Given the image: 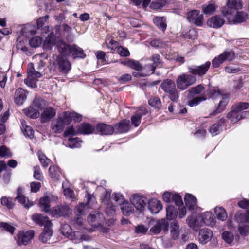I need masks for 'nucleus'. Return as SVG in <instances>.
Listing matches in <instances>:
<instances>
[{"instance_id":"nucleus-1","label":"nucleus","mask_w":249,"mask_h":249,"mask_svg":"<svg viewBox=\"0 0 249 249\" xmlns=\"http://www.w3.org/2000/svg\"><path fill=\"white\" fill-rule=\"evenodd\" d=\"M211 66V62L207 61L199 66H193L188 68L189 73H182L179 75L176 80L177 88L184 90L189 86L194 84L196 81V75L200 77L204 75Z\"/></svg>"},{"instance_id":"nucleus-2","label":"nucleus","mask_w":249,"mask_h":249,"mask_svg":"<svg viewBox=\"0 0 249 249\" xmlns=\"http://www.w3.org/2000/svg\"><path fill=\"white\" fill-rule=\"evenodd\" d=\"M160 87L165 93L168 94V97L173 102H177L179 98V93L176 88L175 82L169 79L164 80Z\"/></svg>"},{"instance_id":"nucleus-3","label":"nucleus","mask_w":249,"mask_h":249,"mask_svg":"<svg viewBox=\"0 0 249 249\" xmlns=\"http://www.w3.org/2000/svg\"><path fill=\"white\" fill-rule=\"evenodd\" d=\"M169 226L168 221L164 218L157 220L153 222V226L150 229V232L153 235L159 234L162 230L164 233H166L169 230Z\"/></svg>"},{"instance_id":"nucleus-4","label":"nucleus","mask_w":249,"mask_h":249,"mask_svg":"<svg viewBox=\"0 0 249 249\" xmlns=\"http://www.w3.org/2000/svg\"><path fill=\"white\" fill-rule=\"evenodd\" d=\"M70 123L71 120L64 112L54 122L52 123L51 129L56 133H60L63 130L65 126Z\"/></svg>"},{"instance_id":"nucleus-5","label":"nucleus","mask_w":249,"mask_h":249,"mask_svg":"<svg viewBox=\"0 0 249 249\" xmlns=\"http://www.w3.org/2000/svg\"><path fill=\"white\" fill-rule=\"evenodd\" d=\"M55 63L59 71L62 74H67L71 70V64L65 56L57 55Z\"/></svg>"},{"instance_id":"nucleus-6","label":"nucleus","mask_w":249,"mask_h":249,"mask_svg":"<svg viewBox=\"0 0 249 249\" xmlns=\"http://www.w3.org/2000/svg\"><path fill=\"white\" fill-rule=\"evenodd\" d=\"M35 232L29 230L26 232L20 231L16 236L15 240L18 245H26L34 237Z\"/></svg>"},{"instance_id":"nucleus-7","label":"nucleus","mask_w":249,"mask_h":249,"mask_svg":"<svg viewBox=\"0 0 249 249\" xmlns=\"http://www.w3.org/2000/svg\"><path fill=\"white\" fill-rule=\"evenodd\" d=\"M187 19L189 22L196 26H201L203 24V15L200 14L199 10H193L187 12Z\"/></svg>"},{"instance_id":"nucleus-8","label":"nucleus","mask_w":249,"mask_h":249,"mask_svg":"<svg viewBox=\"0 0 249 249\" xmlns=\"http://www.w3.org/2000/svg\"><path fill=\"white\" fill-rule=\"evenodd\" d=\"M130 201L136 209L141 212L142 211L145 205H146L148 200L143 196L138 194H134L131 196Z\"/></svg>"},{"instance_id":"nucleus-9","label":"nucleus","mask_w":249,"mask_h":249,"mask_svg":"<svg viewBox=\"0 0 249 249\" xmlns=\"http://www.w3.org/2000/svg\"><path fill=\"white\" fill-rule=\"evenodd\" d=\"M105 217L103 213L98 211H94L91 213L88 217V221L93 227H99L105 220Z\"/></svg>"},{"instance_id":"nucleus-10","label":"nucleus","mask_w":249,"mask_h":249,"mask_svg":"<svg viewBox=\"0 0 249 249\" xmlns=\"http://www.w3.org/2000/svg\"><path fill=\"white\" fill-rule=\"evenodd\" d=\"M71 213L70 207L66 205H58L54 207L51 211V215L56 218L68 216Z\"/></svg>"},{"instance_id":"nucleus-11","label":"nucleus","mask_w":249,"mask_h":249,"mask_svg":"<svg viewBox=\"0 0 249 249\" xmlns=\"http://www.w3.org/2000/svg\"><path fill=\"white\" fill-rule=\"evenodd\" d=\"M61 233L65 236L70 238L71 240L78 239L79 231H72L71 227L67 224L61 225L60 229Z\"/></svg>"},{"instance_id":"nucleus-12","label":"nucleus","mask_w":249,"mask_h":249,"mask_svg":"<svg viewBox=\"0 0 249 249\" xmlns=\"http://www.w3.org/2000/svg\"><path fill=\"white\" fill-rule=\"evenodd\" d=\"M213 236L212 230L208 228H203L199 231L198 240L202 244H205L211 240Z\"/></svg>"},{"instance_id":"nucleus-13","label":"nucleus","mask_w":249,"mask_h":249,"mask_svg":"<svg viewBox=\"0 0 249 249\" xmlns=\"http://www.w3.org/2000/svg\"><path fill=\"white\" fill-rule=\"evenodd\" d=\"M53 231L52 228V225H46L44 227L42 232L39 236L38 239L40 241L43 243H46L48 242L53 234Z\"/></svg>"},{"instance_id":"nucleus-14","label":"nucleus","mask_w":249,"mask_h":249,"mask_svg":"<svg viewBox=\"0 0 249 249\" xmlns=\"http://www.w3.org/2000/svg\"><path fill=\"white\" fill-rule=\"evenodd\" d=\"M43 110V111L40 115V120L41 123L49 122L55 116L56 110L52 107H45Z\"/></svg>"},{"instance_id":"nucleus-15","label":"nucleus","mask_w":249,"mask_h":249,"mask_svg":"<svg viewBox=\"0 0 249 249\" xmlns=\"http://www.w3.org/2000/svg\"><path fill=\"white\" fill-rule=\"evenodd\" d=\"M96 133L102 135H108L113 134L114 131L113 127L105 123H99L97 124Z\"/></svg>"},{"instance_id":"nucleus-16","label":"nucleus","mask_w":249,"mask_h":249,"mask_svg":"<svg viewBox=\"0 0 249 249\" xmlns=\"http://www.w3.org/2000/svg\"><path fill=\"white\" fill-rule=\"evenodd\" d=\"M56 48L58 51L60 53L61 56H70L71 53V46L68 44L63 40H59L56 43Z\"/></svg>"},{"instance_id":"nucleus-17","label":"nucleus","mask_w":249,"mask_h":249,"mask_svg":"<svg viewBox=\"0 0 249 249\" xmlns=\"http://www.w3.org/2000/svg\"><path fill=\"white\" fill-rule=\"evenodd\" d=\"M32 220L36 224L40 226L46 225H52L51 221L49 219L47 216L42 214L35 213L32 215Z\"/></svg>"},{"instance_id":"nucleus-18","label":"nucleus","mask_w":249,"mask_h":249,"mask_svg":"<svg viewBox=\"0 0 249 249\" xmlns=\"http://www.w3.org/2000/svg\"><path fill=\"white\" fill-rule=\"evenodd\" d=\"M225 23V20L219 16L216 15L209 18L207 21L208 26L213 28H219Z\"/></svg>"},{"instance_id":"nucleus-19","label":"nucleus","mask_w":249,"mask_h":249,"mask_svg":"<svg viewBox=\"0 0 249 249\" xmlns=\"http://www.w3.org/2000/svg\"><path fill=\"white\" fill-rule=\"evenodd\" d=\"M222 97V100L218 103L216 109L210 114V115L214 116L225 110L226 106L229 102V96L226 94Z\"/></svg>"},{"instance_id":"nucleus-20","label":"nucleus","mask_w":249,"mask_h":249,"mask_svg":"<svg viewBox=\"0 0 249 249\" xmlns=\"http://www.w3.org/2000/svg\"><path fill=\"white\" fill-rule=\"evenodd\" d=\"M114 132L115 133H124L128 132L130 129L129 121L123 120L114 125Z\"/></svg>"},{"instance_id":"nucleus-21","label":"nucleus","mask_w":249,"mask_h":249,"mask_svg":"<svg viewBox=\"0 0 249 249\" xmlns=\"http://www.w3.org/2000/svg\"><path fill=\"white\" fill-rule=\"evenodd\" d=\"M27 98V93L21 88H18L15 91L14 101L17 105H21Z\"/></svg>"},{"instance_id":"nucleus-22","label":"nucleus","mask_w":249,"mask_h":249,"mask_svg":"<svg viewBox=\"0 0 249 249\" xmlns=\"http://www.w3.org/2000/svg\"><path fill=\"white\" fill-rule=\"evenodd\" d=\"M94 198L92 195L87 193V196L85 197L86 202L85 204L81 203L76 208L77 215H81L83 214L86 208H88L89 206V202Z\"/></svg>"},{"instance_id":"nucleus-23","label":"nucleus","mask_w":249,"mask_h":249,"mask_svg":"<svg viewBox=\"0 0 249 249\" xmlns=\"http://www.w3.org/2000/svg\"><path fill=\"white\" fill-rule=\"evenodd\" d=\"M148 208L152 213L156 214L162 209V206L160 201L152 199L148 201Z\"/></svg>"},{"instance_id":"nucleus-24","label":"nucleus","mask_w":249,"mask_h":249,"mask_svg":"<svg viewBox=\"0 0 249 249\" xmlns=\"http://www.w3.org/2000/svg\"><path fill=\"white\" fill-rule=\"evenodd\" d=\"M185 205L190 211H194L196 209L197 199L191 194H186L184 197Z\"/></svg>"},{"instance_id":"nucleus-25","label":"nucleus","mask_w":249,"mask_h":249,"mask_svg":"<svg viewBox=\"0 0 249 249\" xmlns=\"http://www.w3.org/2000/svg\"><path fill=\"white\" fill-rule=\"evenodd\" d=\"M15 199L26 208H29L32 206L29 200L26 199L23 195L22 189L20 187L18 188L17 190V196L15 197Z\"/></svg>"},{"instance_id":"nucleus-26","label":"nucleus","mask_w":249,"mask_h":249,"mask_svg":"<svg viewBox=\"0 0 249 249\" xmlns=\"http://www.w3.org/2000/svg\"><path fill=\"white\" fill-rule=\"evenodd\" d=\"M56 37L53 33H50L46 37L44 43L43 47L46 50H51L52 47L55 44Z\"/></svg>"},{"instance_id":"nucleus-27","label":"nucleus","mask_w":249,"mask_h":249,"mask_svg":"<svg viewBox=\"0 0 249 249\" xmlns=\"http://www.w3.org/2000/svg\"><path fill=\"white\" fill-rule=\"evenodd\" d=\"M71 55L73 58H79L83 59L86 55L84 53L83 50L76 45L71 46Z\"/></svg>"},{"instance_id":"nucleus-28","label":"nucleus","mask_w":249,"mask_h":249,"mask_svg":"<svg viewBox=\"0 0 249 249\" xmlns=\"http://www.w3.org/2000/svg\"><path fill=\"white\" fill-rule=\"evenodd\" d=\"M32 105L38 111L43 110L47 106V102L39 96H36L32 102Z\"/></svg>"},{"instance_id":"nucleus-29","label":"nucleus","mask_w":249,"mask_h":249,"mask_svg":"<svg viewBox=\"0 0 249 249\" xmlns=\"http://www.w3.org/2000/svg\"><path fill=\"white\" fill-rule=\"evenodd\" d=\"M95 130V128L89 124H82L78 129V132L83 134H90L92 133Z\"/></svg>"},{"instance_id":"nucleus-30","label":"nucleus","mask_w":249,"mask_h":249,"mask_svg":"<svg viewBox=\"0 0 249 249\" xmlns=\"http://www.w3.org/2000/svg\"><path fill=\"white\" fill-rule=\"evenodd\" d=\"M24 113L32 119L37 118L40 116L39 111L31 105L28 108L23 110Z\"/></svg>"},{"instance_id":"nucleus-31","label":"nucleus","mask_w":249,"mask_h":249,"mask_svg":"<svg viewBox=\"0 0 249 249\" xmlns=\"http://www.w3.org/2000/svg\"><path fill=\"white\" fill-rule=\"evenodd\" d=\"M154 23L160 30L164 32L166 29V19L164 17H155L153 19Z\"/></svg>"},{"instance_id":"nucleus-32","label":"nucleus","mask_w":249,"mask_h":249,"mask_svg":"<svg viewBox=\"0 0 249 249\" xmlns=\"http://www.w3.org/2000/svg\"><path fill=\"white\" fill-rule=\"evenodd\" d=\"M235 217L239 223H249V211L246 210L244 213L239 212L237 213Z\"/></svg>"},{"instance_id":"nucleus-33","label":"nucleus","mask_w":249,"mask_h":249,"mask_svg":"<svg viewBox=\"0 0 249 249\" xmlns=\"http://www.w3.org/2000/svg\"><path fill=\"white\" fill-rule=\"evenodd\" d=\"M245 112L242 113L241 114H239L238 112L233 110V108L231 107V111L227 114V118L231 120L233 123H236L241 119L244 118L243 114Z\"/></svg>"},{"instance_id":"nucleus-34","label":"nucleus","mask_w":249,"mask_h":249,"mask_svg":"<svg viewBox=\"0 0 249 249\" xmlns=\"http://www.w3.org/2000/svg\"><path fill=\"white\" fill-rule=\"evenodd\" d=\"M166 217L168 220H172L177 217L178 211L173 205H168L166 207Z\"/></svg>"},{"instance_id":"nucleus-35","label":"nucleus","mask_w":249,"mask_h":249,"mask_svg":"<svg viewBox=\"0 0 249 249\" xmlns=\"http://www.w3.org/2000/svg\"><path fill=\"white\" fill-rule=\"evenodd\" d=\"M150 60L153 62V64L150 65V68L152 73L155 71L156 68L162 63L160 56L158 54H154L150 58Z\"/></svg>"},{"instance_id":"nucleus-36","label":"nucleus","mask_w":249,"mask_h":249,"mask_svg":"<svg viewBox=\"0 0 249 249\" xmlns=\"http://www.w3.org/2000/svg\"><path fill=\"white\" fill-rule=\"evenodd\" d=\"M21 129L24 135L30 138H32L34 136V130L32 127L26 125V122L24 120L21 121Z\"/></svg>"},{"instance_id":"nucleus-37","label":"nucleus","mask_w":249,"mask_h":249,"mask_svg":"<svg viewBox=\"0 0 249 249\" xmlns=\"http://www.w3.org/2000/svg\"><path fill=\"white\" fill-rule=\"evenodd\" d=\"M214 211L218 219L221 221H224L227 219V214L225 210L223 207H216Z\"/></svg>"},{"instance_id":"nucleus-38","label":"nucleus","mask_w":249,"mask_h":249,"mask_svg":"<svg viewBox=\"0 0 249 249\" xmlns=\"http://www.w3.org/2000/svg\"><path fill=\"white\" fill-rule=\"evenodd\" d=\"M39 205L42 211L48 213L50 211V200L48 196L42 197L39 200Z\"/></svg>"},{"instance_id":"nucleus-39","label":"nucleus","mask_w":249,"mask_h":249,"mask_svg":"<svg viewBox=\"0 0 249 249\" xmlns=\"http://www.w3.org/2000/svg\"><path fill=\"white\" fill-rule=\"evenodd\" d=\"M179 225L178 222L174 221L171 223V235L174 240L177 239L179 236Z\"/></svg>"},{"instance_id":"nucleus-40","label":"nucleus","mask_w":249,"mask_h":249,"mask_svg":"<svg viewBox=\"0 0 249 249\" xmlns=\"http://www.w3.org/2000/svg\"><path fill=\"white\" fill-rule=\"evenodd\" d=\"M49 173L50 177L55 180L59 179L60 171L58 167L51 165L49 169Z\"/></svg>"},{"instance_id":"nucleus-41","label":"nucleus","mask_w":249,"mask_h":249,"mask_svg":"<svg viewBox=\"0 0 249 249\" xmlns=\"http://www.w3.org/2000/svg\"><path fill=\"white\" fill-rule=\"evenodd\" d=\"M21 33L24 36H28L29 35H34L36 33V31L34 26L26 24L22 28Z\"/></svg>"},{"instance_id":"nucleus-42","label":"nucleus","mask_w":249,"mask_h":249,"mask_svg":"<svg viewBox=\"0 0 249 249\" xmlns=\"http://www.w3.org/2000/svg\"><path fill=\"white\" fill-rule=\"evenodd\" d=\"M204 218L205 224L213 226L215 224V218L213 217L211 212H206L201 214Z\"/></svg>"},{"instance_id":"nucleus-43","label":"nucleus","mask_w":249,"mask_h":249,"mask_svg":"<svg viewBox=\"0 0 249 249\" xmlns=\"http://www.w3.org/2000/svg\"><path fill=\"white\" fill-rule=\"evenodd\" d=\"M121 209L124 215H129L134 211L133 206L128 203H123L121 204Z\"/></svg>"},{"instance_id":"nucleus-44","label":"nucleus","mask_w":249,"mask_h":249,"mask_svg":"<svg viewBox=\"0 0 249 249\" xmlns=\"http://www.w3.org/2000/svg\"><path fill=\"white\" fill-rule=\"evenodd\" d=\"M207 98L205 96L201 95L195 97L188 102V105L190 107L196 106L200 104L201 102L205 101Z\"/></svg>"},{"instance_id":"nucleus-45","label":"nucleus","mask_w":249,"mask_h":249,"mask_svg":"<svg viewBox=\"0 0 249 249\" xmlns=\"http://www.w3.org/2000/svg\"><path fill=\"white\" fill-rule=\"evenodd\" d=\"M206 93L209 98L212 99H215L223 95L221 94L219 90L216 88L210 89L206 91Z\"/></svg>"},{"instance_id":"nucleus-46","label":"nucleus","mask_w":249,"mask_h":249,"mask_svg":"<svg viewBox=\"0 0 249 249\" xmlns=\"http://www.w3.org/2000/svg\"><path fill=\"white\" fill-rule=\"evenodd\" d=\"M231 107L233 108L234 110L239 113L243 110L248 108L249 107V103L247 102H238L232 105Z\"/></svg>"},{"instance_id":"nucleus-47","label":"nucleus","mask_w":249,"mask_h":249,"mask_svg":"<svg viewBox=\"0 0 249 249\" xmlns=\"http://www.w3.org/2000/svg\"><path fill=\"white\" fill-rule=\"evenodd\" d=\"M241 0H228L227 4V6L232 8L234 10L240 9L242 7Z\"/></svg>"},{"instance_id":"nucleus-48","label":"nucleus","mask_w":249,"mask_h":249,"mask_svg":"<svg viewBox=\"0 0 249 249\" xmlns=\"http://www.w3.org/2000/svg\"><path fill=\"white\" fill-rule=\"evenodd\" d=\"M220 57H222L224 61H232L235 58V53L232 51H224L220 54Z\"/></svg>"},{"instance_id":"nucleus-49","label":"nucleus","mask_w":249,"mask_h":249,"mask_svg":"<svg viewBox=\"0 0 249 249\" xmlns=\"http://www.w3.org/2000/svg\"><path fill=\"white\" fill-rule=\"evenodd\" d=\"M248 15L243 11L237 12L233 20L235 23H241L247 18Z\"/></svg>"},{"instance_id":"nucleus-50","label":"nucleus","mask_w":249,"mask_h":249,"mask_svg":"<svg viewBox=\"0 0 249 249\" xmlns=\"http://www.w3.org/2000/svg\"><path fill=\"white\" fill-rule=\"evenodd\" d=\"M222 127L220 124L216 123L213 124L209 129V132L213 136H215L219 134L222 130Z\"/></svg>"},{"instance_id":"nucleus-51","label":"nucleus","mask_w":249,"mask_h":249,"mask_svg":"<svg viewBox=\"0 0 249 249\" xmlns=\"http://www.w3.org/2000/svg\"><path fill=\"white\" fill-rule=\"evenodd\" d=\"M66 116H68L71 122L73 120L74 122H80L82 120V116L76 112H65Z\"/></svg>"},{"instance_id":"nucleus-52","label":"nucleus","mask_w":249,"mask_h":249,"mask_svg":"<svg viewBox=\"0 0 249 249\" xmlns=\"http://www.w3.org/2000/svg\"><path fill=\"white\" fill-rule=\"evenodd\" d=\"M148 104L152 107L156 108H160L161 107V103L160 99L158 97L151 98L148 100Z\"/></svg>"},{"instance_id":"nucleus-53","label":"nucleus","mask_w":249,"mask_h":249,"mask_svg":"<svg viewBox=\"0 0 249 249\" xmlns=\"http://www.w3.org/2000/svg\"><path fill=\"white\" fill-rule=\"evenodd\" d=\"M148 228L143 225H138L135 227L134 232L137 234H145L148 231Z\"/></svg>"},{"instance_id":"nucleus-54","label":"nucleus","mask_w":249,"mask_h":249,"mask_svg":"<svg viewBox=\"0 0 249 249\" xmlns=\"http://www.w3.org/2000/svg\"><path fill=\"white\" fill-rule=\"evenodd\" d=\"M69 146L71 148L78 147L80 146L79 138L78 137L70 138L68 139Z\"/></svg>"},{"instance_id":"nucleus-55","label":"nucleus","mask_w":249,"mask_h":249,"mask_svg":"<svg viewBox=\"0 0 249 249\" xmlns=\"http://www.w3.org/2000/svg\"><path fill=\"white\" fill-rule=\"evenodd\" d=\"M128 67L137 71H141L142 69V65L139 61L132 59L128 61Z\"/></svg>"},{"instance_id":"nucleus-56","label":"nucleus","mask_w":249,"mask_h":249,"mask_svg":"<svg viewBox=\"0 0 249 249\" xmlns=\"http://www.w3.org/2000/svg\"><path fill=\"white\" fill-rule=\"evenodd\" d=\"M222 237L223 239L228 244H231L234 239L233 233L228 231H224L222 234Z\"/></svg>"},{"instance_id":"nucleus-57","label":"nucleus","mask_w":249,"mask_h":249,"mask_svg":"<svg viewBox=\"0 0 249 249\" xmlns=\"http://www.w3.org/2000/svg\"><path fill=\"white\" fill-rule=\"evenodd\" d=\"M106 207L105 209V213L108 216H111L115 213L116 207L112 203L106 204Z\"/></svg>"},{"instance_id":"nucleus-58","label":"nucleus","mask_w":249,"mask_h":249,"mask_svg":"<svg viewBox=\"0 0 249 249\" xmlns=\"http://www.w3.org/2000/svg\"><path fill=\"white\" fill-rule=\"evenodd\" d=\"M34 178L38 180L42 181L43 179V176L40 171L39 166L36 165L34 167Z\"/></svg>"},{"instance_id":"nucleus-59","label":"nucleus","mask_w":249,"mask_h":249,"mask_svg":"<svg viewBox=\"0 0 249 249\" xmlns=\"http://www.w3.org/2000/svg\"><path fill=\"white\" fill-rule=\"evenodd\" d=\"M205 89L202 85H198L197 86L192 87L189 89V92L191 94H199Z\"/></svg>"},{"instance_id":"nucleus-60","label":"nucleus","mask_w":249,"mask_h":249,"mask_svg":"<svg viewBox=\"0 0 249 249\" xmlns=\"http://www.w3.org/2000/svg\"><path fill=\"white\" fill-rule=\"evenodd\" d=\"M42 43V38L39 36H35L30 39L29 44L32 47H37Z\"/></svg>"},{"instance_id":"nucleus-61","label":"nucleus","mask_w":249,"mask_h":249,"mask_svg":"<svg viewBox=\"0 0 249 249\" xmlns=\"http://www.w3.org/2000/svg\"><path fill=\"white\" fill-rule=\"evenodd\" d=\"M0 226L2 227L5 231L9 232L11 234L14 233L15 230V228L13 226L6 222H1Z\"/></svg>"},{"instance_id":"nucleus-62","label":"nucleus","mask_w":249,"mask_h":249,"mask_svg":"<svg viewBox=\"0 0 249 249\" xmlns=\"http://www.w3.org/2000/svg\"><path fill=\"white\" fill-rule=\"evenodd\" d=\"M117 51L118 54H119L121 56L127 57L130 55L129 50L127 48H124L122 46L118 47Z\"/></svg>"},{"instance_id":"nucleus-63","label":"nucleus","mask_w":249,"mask_h":249,"mask_svg":"<svg viewBox=\"0 0 249 249\" xmlns=\"http://www.w3.org/2000/svg\"><path fill=\"white\" fill-rule=\"evenodd\" d=\"M215 10V6L213 4H209L203 8L204 13L206 14H211L214 12Z\"/></svg>"},{"instance_id":"nucleus-64","label":"nucleus","mask_w":249,"mask_h":249,"mask_svg":"<svg viewBox=\"0 0 249 249\" xmlns=\"http://www.w3.org/2000/svg\"><path fill=\"white\" fill-rule=\"evenodd\" d=\"M39 161L44 167H47L49 165V162L50 161V160L48 159L46 156L44 154H39L38 155Z\"/></svg>"}]
</instances>
